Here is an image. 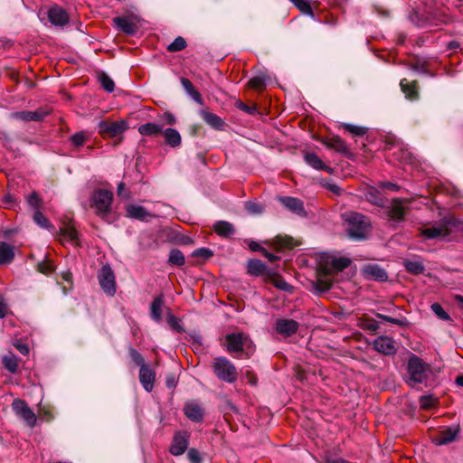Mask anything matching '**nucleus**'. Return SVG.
<instances>
[{
  "mask_svg": "<svg viewBox=\"0 0 463 463\" xmlns=\"http://www.w3.org/2000/svg\"><path fill=\"white\" fill-rule=\"evenodd\" d=\"M343 219L349 238L363 241L368 237L372 224L367 216L357 212H347L343 214Z\"/></svg>",
  "mask_w": 463,
  "mask_h": 463,
  "instance_id": "f257e3e1",
  "label": "nucleus"
},
{
  "mask_svg": "<svg viewBox=\"0 0 463 463\" xmlns=\"http://www.w3.org/2000/svg\"><path fill=\"white\" fill-rule=\"evenodd\" d=\"M226 350L238 359H250L254 352L255 345L248 335L239 332L228 334L225 336Z\"/></svg>",
  "mask_w": 463,
  "mask_h": 463,
  "instance_id": "f03ea898",
  "label": "nucleus"
},
{
  "mask_svg": "<svg viewBox=\"0 0 463 463\" xmlns=\"http://www.w3.org/2000/svg\"><path fill=\"white\" fill-rule=\"evenodd\" d=\"M407 371L409 374L408 383L414 387L417 384L424 383L431 373L430 365L416 354H411L408 361Z\"/></svg>",
  "mask_w": 463,
  "mask_h": 463,
  "instance_id": "7ed1b4c3",
  "label": "nucleus"
},
{
  "mask_svg": "<svg viewBox=\"0 0 463 463\" xmlns=\"http://www.w3.org/2000/svg\"><path fill=\"white\" fill-rule=\"evenodd\" d=\"M352 263L351 260L346 257H333L328 254L320 256L318 260V272L320 275L331 276L345 269Z\"/></svg>",
  "mask_w": 463,
  "mask_h": 463,
  "instance_id": "20e7f679",
  "label": "nucleus"
},
{
  "mask_svg": "<svg viewBox=\"0 0 463 463\" xmlns=\"http://www.w3.org/2000/svg\"><path fill=\"white\" fill-rule=\"evenodd\" d=\"M212 368L215 376L225 383H233L238 379L236 366L226 357L218 356L213 359Z\"/></svg>",
  "mask_w": 463,
  "mask_h": 463,
  "instance_id": "39448f33",
  "label": "nucleus"
},
{
  "mask_svg": "<svg viewBox=\"0 0 463 463\" xmlns=\"http://www.w3.org/2000/svg\"><path fill=\"white\" fill-rule=\"evenodd\" d=\"M460 222L453 217L443 218L437 226H431L420 229V234L426 239L432 240L439 237L449 236L453 228H458Z\"/></svg>",
  "mask_w": 463,
  "mask_h": 463,
  "instance_id": "423d86ee",
  "label": "nucleus"
},
{
  "mask_svg": "<svg viewBox=\"0 0 463 463\" xmlns=\"http://www.w3.org/2000/svg\"><path fill=\"white\" fill-rule=\"evenodd\" d=\"M91 206L96 209V214L102 219H106L111 212V203L113 194L109 190L99 189L93 192L91 195Z\"/></svg>",
  "mask_w": 463,
  "mask_h": 463,
  "instance_id": "0eeeda50",
  "label": "nucleus"
},
{
  "mask_svg": "<svg viewBox=\"0 0 463 463\" xmlns=\"http://www.w3.org/2000/svg\"><path fill=\"white\" fill-rule=\"evenodd\" d=\"M128 128V124L126 120H118L114 122L101 120L98 124L99 133L103 138L120 137Z\"/></svg>",
  "mask_w": 463,
  "mask_h": 463,
  "instance_id": "6e6552de",
  "label": "nucleus"
},
{
  "mask_svg": "<svg viewBox=\"0 0 463 463\" xmlns=\"http://www.w3.org/2000/svg\"><path fill=\"white\" fill-rule=\"evenodd\" d=\"M98 279L102 290L110 297L116 294V277L109 264L103 265L98 271Z\"/></svg>",
  "mask_w": 463,
  "mask_h": 463,
  "instance_id": "1a4fd4ad",
  "label": "nucleus"
},
{
  "mask_svg": "<svg viewBox=\"0 0 463 463\" xmlns=\"http://www.w3.org/2000/svg\"><path fill=\"white\" fill-rule=\"evenodd\" d=\"M405 203H409V201L404 198H393L391 201V204L386 208V213L389 220L394 222H402L405 221V216L410 211Z\"/></svg>",
  "mask_w": 463,
  "mask_h": 463,
  "instance_id": "9d476101",
  "label": "nucleus"
},
{
  "mask_svg": "<svg viewBox=\"0 0 463 463\" xmlns=\"http://www.w3.org/2000/svg\"><path fill=\"white\" fill-rule=\"evenodd\" d=\"M190 434L187 431H178L175 434L170 447V453L174 456H180L188 448Z\"/></svg>",
  "mask_w": 463,
  "mask_h": 463,
  "instance_id": "9b49d317",
  "label": "nucleus"
},
{
  "mask_svg": "<svg viewBox=\"0 0 463 463\" xmlns=\"http://www.w3.org/2000/svg\"><path fill=\"white\" fill-rule=\"evenodd\" d=\"M459 425H452L440 430L432 441L437 446H442L454 441L459 433Z\"/></svg>",
  "mask_w": 463,
  "mask_h": 463,
  "instance_id": "f8f14e48",
  "label": "nucleus"
},
{
  "mask_svg": "<svg viewBox=\"0 0 463 463\" xmlns=\"http://www.w3.org/2000/svg\"><path fill=\"white\" fill-rule=\"evenodd\" d=\"M299 327L298 321L288 318H279L276 321V332L285 337L293 335Z\"/></svg>",
  "mask_w": 463,
  "mask_h": 463,
  "instance_id": "ddd939ff",
  "label": "nucleus"
},
{
  "mask_svg": "<svg viewBox=\"0 0 463 463\" xmlns=\"http://www.w3.org/2000/svg\"><path fill=\"white\" fill-rule=\"evenodd\" d=\"M322 143L329 149L346 156L351 157L353 155L346 145L345 141L339 136H335L322 140Z\"/></svg>",
  "mask_w": 463,
  "mask_h": 463,
  "instance_id": "4468645a",
  "label": "nucleus"
},
{
  "mask_svg": "<svg viewBox=\"0 0 463 463\" xmlns=\"http://www.w3.org/2000/svg\"><path fill=\"white\" fill-rule=\"evenodd\" d=\"M373 345L377 352L384 355H394L397 352L394 340L388 336H379Z\"/></svg>",
  "mask_w": 463,
  "mask_h": 463,
  "instance_id": "2eb2a0df",
  "label": "nucleus"
},
{
  "mask_svg": "<svg viewBox=\"0 0 463 463\" xmlns=\"http://www.w3.org/2000/svg\"><path fill=\"white\" fill-rule=\"evenodd\" d=\"M48 19L55 26L62 27L69 24L68 13L59 5H54L49 9Z\"/></svg>",
  "mask_w": 463,
  "mask_h": 463,
  "instance_id": "dca6fc26",
  "label": "nucleus"
},
{
  "mask_svg": "<svg viewBox=\"0 0 463 463\" xmlns=\"http://www.w3.org/2000/svg\"><path fill=\"white\" fill-rule=\"evenodd\" d=\"M49 114V111L43 109H39L35 111H18L12 114V118L20 119L23 121H43L44 118Z\"/></svg>",
  "mask_w": 463,
  "mask_h": 463,
  "instance_id": "f3484780",
  "label": "nucleus"
},
{
  "mask_svg": "<svg viewBox=\"0 0 463 463\" xmlns=\"http://www.w3.org/2000/svg\"><path fill=\"white\" fill-rule=\"evenodd\" d=\"M279 201L285 208L292 213L298 215L306 214L304 203L300 199L291 196H280L279 197Z\"/></svg>",
  "mask_w": 463,
  "mask_h": 463,
  "instance_id": "a211bd4d",
  "label": "nucleus"
},
{
  "mask_svg": "<svg viewBox=\"0 0 463 463\" xmlns=\"http://www.w3.org/2000/svg\"><path fill=\"white\" fill-rule=\"evenodd\" d=\"M156 373L148 365L139 369V381L146 392H151L154 388Z\"/></svg>",
  "mask_w": 463,
  "mask_h": 463,
  "instance_id": "6ab92c4d",
  "label": "nucleus"
},
{
  "mask_svg": "<svg viewBox=\"0 0 463 463\" xmlns=\"http://www.w3.org/2000/svg\"><path fill=\"white\" fill-rule=\"evenodd\" d=\"M363 272L365 278L377 281H385L388 279L387 272L376 264L366 265Z\"/></svg>",
  "mask_w": 463,
  "mask_h": 463,
  "instance_id": "aec40b11",
  "label": "nucleus"
},
{
  "mask_svg": "<svg viewBox=\"0 0 463 463\" xmlns=\"http://www.w3.org/2000/svg\"><path fill=\"white\" fill-rule=\"evenodd\" d=\"M113 24L118 27V30H120L128 35H134L137 30V25L128 17H114Z\"/></svg>",
  "mask_w": 463,
  "mask_h": 463,
  "instance_id": "412c9836",
  "label": "nucleus"
},
{
  "mask_svg": "<svg viewBox=\"0 0 463 463\" xmlns=\"http://www.w3.org/2000/svg\"><path fill=\"white\" fill-rule=\"evenodd\" d=\"M15 415L23 420L26 425L33 428L36 424V414L30 407H13Z\"/></svg>",
  "mask_w": 463,
  "mask_h": 463,
  "instance_id": "4be33fe9",
  "label": "nucleus"
},
{
  "mask_svg": "<svg viewBox=\"0 0 463 463\" xmlns=\"http://www.w3.org/2000/svg\"><path fill=\"white\" fill-rule=\"evenodd\" d=\"M200 117L206 124L216 130H222L225 126V122L218 115L206 109L200 111Z\"/></svg>",
  "mask_w": 463,
  "mask_h": 463,
  "instance_id": "5701e85b",
  "label": "nucleus"
},
{
  "mask_svg": "<svg viewBox=\"0 0 463 463\" xmlns=\"http://www.w3.org/2000/svg\"><path fill=\"white\" fill-rule=\"evenodd\" d=\"M305 162L317 170H324L329 174L333 173V168L325 165L322 159L315 153L307 152L304 156Z\"/></svg>",
  "mask_w": 463,
  "mask_h": 463,
  "instance_id": "b1692460",
  "label": "nucleus"
},
{
  "mask_svg": "<svg viewBox=\"0 0 463 463\" xmlns=\"http://www.w3.org/2000/svg\"><path fill=\"white\" fill-rule=\"evenodd\" d=\"M247 273L250 276L259 277L268 272L266 264L258 259H250L246 264Z\"/></svg>",
  "mask_w": 463,
  "mask_h": 463,
  "instance_id": "393cba45",
  "label": "nucleus"
},
{
  "mask_svg": "<svg viewBox=\"0 0 463 463\" xmlns=\"http://www.w3.org/2000/svg\"><path fill=\"white\" fill-rule=\"evenodd\" d=\"M213 229L218 236L225 239L231 238L235 232L234 226L227 221L216 222Z\"/></svg>",
  "mask_w": 463,
  "mask_h": 463,
  "instance_id": "a878e982",
  "label": "nucleus"
},
{
  "mask_svg": "<svg viewBox=\"0 0 463 463\" xmlns=\"http://www.w3.org/2000/svg\"><path fill=\"white\" fill-rule=\"evenodd\" d=\"M126 211L128 217L139 221H146L148 217L153 216L145 207L140 205H128Z\"/></svg>",
  "mask_w": 463,
  "mask_h": 463,
  "instance_id": "bb28decb",
  "label": "nucleus"
},
{
  "mask_svg": "<svg viewBox=\"0 0 463 463\" xmlns=\"http://www.w3.org/2000/svg\"><path fill=\"white\" fill-rule=\"evenodd\" d=\"M417 80L408 81L406 79H402L400 82L401 89L405 94L406 98L411 100L419 99V91L417 89Z\"/></svg>",
  "mask_w": 463,
  "mask_h": 463,
  "instance_id": "cd10ccee",
  "label": "nucleus"
},
{
  "mask_svg": "<svg viewBox=\"0 0 463 463\" xmlns=\"http://www.w3.org/2000/svg\"><path fill=\"white\" fill-rule=\"evenodd\" d=\"M272 244L278 251L293 249L296 245L292 237L281 235L276 236L272 240Z\"/></svg>",
  "mask_w": 463,
  "mask_h": 463,
  "instance_id": "c85d7f7f",
  "label": "nucleus"
},
{
  "mask_svg": "<svg viewBox=\"0 0 463 463\" xmlns=\"http://www.w3.org/2000/svg\"><path fill=\"white\" fill-rule=\"evenodd\" d=\"M180 81H181L182 86L187 92V94H189L196 103L203 105V99L201 93L194 88L192 81L189 79L184 78V77H182L180 79Z\"/></svg>",
  "mask_w": 463,
  "mask_h": 463,
  "instance_id": "c756f323",
  "label": "nucleus"
},
{
  "mask_svg": "<svg viewBox=\"0 0 463 463\" xmlns=\"http://www.w3.org/2000/svg\"><path fill=\"white\" fill-rule=\"evenodd\" d=\"M162 133L165 137V142L167 146L171 147H177L181 145V135L176 129L168 128L164 132L162 131Z\"/></svg>",
  "mask_w": 463,
  "mask_h": 463,
  "instance_id": "7c9ffc66",
  "label": "nucleus"
},
{
  "mask_svg": "<svg viewBox=\"0 0 463 463\" xmlns=\"http://www.w3.org/2000/svg\"><path fill=\"white\" fill-rule=\"evenodd\" d=\"M60 234L66 237L70 241L78 240V232L70 219L63 222L62 227L60 228Z\"/></svg>",
  "mask_w": 463,
  "mask_h": 463,
  "instance_id": "2f4dec72",
  "label": "nucleus"
},
{
  "mask_svg": "<svg viewBox=\"0 0 463 463\" xmlns=\"http://www.w3.org/2000/svg\"><path fill=\"white\" fill-rule=\"evenodd\" d=\"M2 364L8 372L16 373L19 367V359L12 352H9L2 357Z\"/></svg>",
  "mask_w": 463,
  "mask_h": 463,
  "instance_id": "473e14b6",
  "label": "nucleus"
},
{
  "mask_svg": "<svg viewBox=\"0 0 463 463\" xmlns=\"http://www.w3.org/2000/svg\"><path fill=\"white\" fill-rule=\"evenodd\" d=\"M14 259V248L6 242L0 243V265L8 264Z\"/></svg>",
  "mask_w": 463,
  "mask_h": 463,
  "instance_id": "72a5a7b5",
  "label": "nucleus"
},
{
  "mask_svg": "<svg viewBox=\"0 0 463 463\" xmlns=\"http://www.w3.org/2000/svg\"><path fill=\"white\" fill-rule=\"evenodd\" d=\"M164 305L163 296H158L154 298L150 306V314L152 318L159 322L162 320V307Z\"/></svg>",
  "mask_w": 463,
  "mask_h": 463,
  "instance_id": "f704fd0d",
  "label": "nucleus"
},
{
  "mask_svg": "<svg viewBox=\"0 0 463 463\" xmlns=\"http://www.w3.org/2000/svg\"><path fill=\"white\" fill-rule=\"evenodd\" d=\"M138 132L142 136L156 137L162 133V128L156 123L148 122L139 126Z\"/></svg>",
  "mask_w": 463,
  "mask_h": 463,
  "instance_id": "c9c22d12",
  "label": "nucleus"
},
{
  "mask_svg": "<svg viewBox=\"0 0 463 463\" xmlns=\"http://www.w3.org/2000/svg\"><path fill=\"white\" fill-rule=\"evenodd\" d=\"M326 276L320 275L318 272V264L317 265V280L314 282V288L318 292H326L331 289L332 281L326 279Z\"/></svg>",
  "mask_w": 463,
  "mask_h": 463,
  "instance_id": "e433bc0d",
  "label": "nucleus"
},
{
  "mask_svg": "<svg viewBox=\"0 0 463 463\" xmlns=\"http://www.w3.org/2000/svg\"><path fill=\"white\" fill-rule=\"evenodd\" d=\"M403 266L408 273L412 275L422 274L425 270V266L421 261L404 260Z\"/></svg>",
  "mask_w": 463,
  "mask_h": 463,
  "instance_id": "4c0bfd02",
  "label": "nucleus"
},
{
  "mask_svg": "<svg viewBox=\"0 0 463 463\" xmlns=\"http://www.w3.org/2000/svg\"><path fill=\"white\" fill-rule=\"evenodd\" d=\"M98 80L100 83L103 90L109 93H111L115 90V83L113 80L104 71L98 72Z\"/></svg>",
  "mask_w": 463,
  "mask_h": 463,
  "instance_id": "58836bf2",
  "label": "nucleus"
},
{
  "mask_svg": "<svg viewBox=\"0 0 463 463\" xmlns=\"http://www.w3.org/2000/svg\"><path fill=\"white\" fill-rule=\"evenodd\" d=\"M184 415L194 422L203 420V411L202 407H184Z\"/></svg>",
  "mask_w": 463,
  "mask_h": 463,
  "instance_id": "ea45409f",
  "label": "nucleus"
},
{
  "mask_svg": "<svg viewBox=\"0 0 463 463\" xmlns=\"http://www.w3.org/2000/svg\"><path fill=\"white\" fill-rule=\"evenodd\" d=\"M168 263L172 266H183L185 263L184 253L179 249H172L169 253Z\"/></svg>",
  "mask_w": 463,
  "mask_h": 463,
  "instance_id": "a19ab883",
  "label": "nucleus"
},
{
  "mask_svg": "<svg viewBox=\"0 0 463 463\" xmlns=\"http://www.w3.org/2000/svg\"><path fill=\"white\" fill-rule=\"evenodd\" d=\"M341 128L357 137H363L368 131L366 127L355 126L349 123H342Z\"/></svg>",
  "mask_w": 463,
  "mask_h": 463,
  "instance_id": "79ce46f5",
  "label": "nucleus"
},
{
  "mask_svg": "<svg viewBox=\"0 0 463 463\" xmlns=\"http://www.w3.org/2000/svg\"><path fill=\"white\" fill-rule=\"evenodd\" d=\"M187 46V43L185 39L182 36L176 37L173 43H171L167 47L166 50L169 52H176L183 51Z\"/></svg>",
  "mask_w": 463,
  "mask_h": 463,
  "instance_id": "37998d69",
  "label": "nucleus"
},
{
  "mask_svg": "<svg viewBox=\"0 0 463 463\" xmlns=\"http://www.w3.org/2000/svg\"><path fill=\"white\" fill-rule=\"evenodd\" d=\"M33 218V221L35 222V223H37L42 228H45V229H52L53 228V226L51 224L49 220L43 215V213L40 210H37L34 212Z\"/></svg>",
  "mask_w": 463,
  "mask_h": 463,
  "instance_id": "c03bdc74",
  "label": "nucleus"
},
{
  "mask_svg": "<svg viewBox=\"0 0 463 463\" xmlns=\"http://www.w3.org/2000/svg\"><path fill=\"white\" fill-rule=\"evenodd\" d=\"M27 203L35 211L40 210L43 204V200L37 192L31 193L26 197Z\"/></svg>",
  "mask_w": 463,
  "mask_h": 463,
  "instance_id": "a18cd8bd",
  "label": "nucleus"
},
{
  "mask_svg": "<svg viewBox=\"0 0 463 463\" xmlns=\"http://www.w3.org/2000/svg\"><path fill=\"white\" fill-rule=\"evenodd\" d=\"M248 86L253 90L261 91L266 87V78L264 76H256L250 79Z\"/></svg>",
  "mask_w": 463,
  "mask_h": 463,
  "instance_id": "49530a36",
  "label": "nucleus"
},
{
  "mask_svg": "<svg viewBox=\"0 0 463 463\" xmlns=\"http://www.w3.org/2000/svg\"><path fill=\"white\" fill-rule=\"evenodd\" d=\"M432 312L441 320L451 321L450 316L444 310L442 306L435 302L430 306Z\"/></svg>",
  "mask_w": 463,
  "mask_h": 463,
  "instance_id": "de8ad7c7",
  "label": "nucleus"
},
{
  "mask_svg": "<svg viewBox=\"0 0 463 463\" xmlns=\"http://www.w3.org/2000/svg\"><path fill=\"white\" fill-rule=\"evenodd\" d=\"M128 353H129V356H130L131 360L133 361V363L136 365L139 366L140 368H143L147 365L145 363V359H144L143 355L138 351H137L135 348L129 347Z\"/></svg>",
  "mask_w": 463,
  "mask_h": 463,
  "instance_id": "09e8293b",
  "label": "nucleus"
},
{
  "mask_svg": "<svg viewBox=\"0 0 463 463\" xmlns=\"http://www.w3.org/2000/svg\"><path fill=\"white\" fill-rule=\"evenodd\" d=\"M273 285L283 291L286 292H291L293 287L288 284L281 276L277 275L275 278L272 279Z\"/></svg>",
  "mask_w": 463,
  "mask_h": 463,
  "instance_id": "8fccbe9b",
  "label": "nucleus"
},
{
  "mask_svg": "<svg viewBox=\"0 0 463 463\" xmlns=\"http://www.w3.org/2000/svg\"><path fill=\"white\" fill-rule=\"evenodd\" d=\"M88 137H89L87 132L82 130L72 135L70 137V140L75 146L79 147L84 145V143L88 140Z\"/></svg>",
  "mask_w": 463,
  "mask_h": 463,
  "instance_id": "3c124183",
  "label": "nucleus"
},
{
  "mask_svg": "<svg viewBox=\"0 0 463 463\" xmlns=\"http://www.w3.org/2000/svg\"><path fill=\"white\" fill-rule=\"evenodd\" d=\"M292 1L301 13L314 16L312 7L307 1H306V0H292Z\"/></svg>",
  "mask_w": 463,
  "mask_h": 463,
  "instance_id": "603ef678",
  "label": "nucleus"
},
{
  "mask_svg": "<svg viewBox=\"0 0 463 463\" xmlns=\"http://www.w3.org/2000/svg\"><path fill=\"white\" fill-rule=\"evenodd\" d=\"M166 321L170 327L175 330L176 332L182 333L184 331V327L180 324V320L172 313L167 314Z\"/></svg>",
  "mask_w": 463,
  "mask_h": 463,
  "instance_id": "864d4df0",
  "label": "nucleus"
},
{
  "mask_svg": "<svg viewBox=\"0 0 463 463\" xmlns=\"http://www.w3.org/2000/svg\"><path fill=\"white\" fill-rule=\"evenodd\" d=\"M234 106L249 115H255L258 113V108L255 104L252 106H249L243 103L241 99H237L234 103Z\"/></svg>",
  "mask_w": 463,
  "mask_h": 463,
  "instance_id": "5fc2aeb1",
  "label": "nucleus"
},
{
  "mask_svg": "<svg viewBox=\"0 0 463 463\" xmlns=\"http://www.w3.org/2000/svg\"><path fill=\"white\" fill-rule=\"evenodd\" d=\"M375 316L383 321L397 325L399 326H407L409 325L408 321L405 318H403V319L393 318V317L383 315L381 313H375Z\"/></svg>",
  "mask_w": 463,
  "mask_h": 463,
  "instance_id": "6e6d98bb",
  "label": "nucleus"
},
{
  "mask_svg": "<svg viewBox=\"0 0 463 463\" xmlns=\"http://www.w3.org/2000/svg\"><path fill=\"white\" fill-rule=\"evenodd\" d=\"M37 270L44 275H50L54 271V266L51 261L45 260L37 264Z\"/></svg>",
  "mask_w": 463,
  "mask_h": 463,
  "instance_id": "4d7b16f0",
  "label": "nucleus"
},
{
  "mask_svg": "<svg viewBox=\"0 0 463 463\" xmlns=\"http://www.w3.org/2000/svg\"><path fill=\"white\" fill-rule=\"evenodd\" d=\"M378 191L374 188L371 189L367 194V198L370 203L377 206H383V199L379 197Z\"/></svg>",
  "mask_w": 463,
  "mask_h": 463,
  "instance_id": "13d9d810",
  "label": "nucleus"
},
{
  "mask_svg": "<svg viewBox=\"0 0 463 463\" xmlns=\"http://www.w3.org/2000/svg\"><path fill=\"white\" fill-rule=\"evenodd\" d=\"M410 67L411 70L418 71L420 73L433 76V73L430 71L426 62L416 61L414 63H411Z\"/></svg>",
  "mask_w": 463,
  "mask_h": 463,
  "instance_id": "bf43d9fd",
  "label": "nucleus"
},
{
  "mask_svg": "<svg viewBox=\"0 0 463 463\" xmlns=\"http://www.w3.org/2000/svg\"><path fill=\"white\" fill-rule=\"evenodd\" d=\"M192 256L208 260L213 256V252L208 248H199L193 251Z\"/></svg>",
  "mask_w": 463,
  "mask_h": 463,
  "instance_id": "052dcab7",
  "label": "nucleus"
},
{
  "mask_svg": "<svg viewBox=\"0 0 463 463\" xmlns=\"http://www.w3.org/2000/svg\"><path fill=\"white\" fill-rule=\"evenodd\" d=\"M245 209L248 213L252 214H259L261 213L263 211V207L261 204L254 202H247L245 203Z\"/></svg>",
  "mask_w": 463,
  "mask_h": 463,
  "instance_id": "680f3d73",
  "label": "nucleus"
},
{
  "mask_svg": "<svg viewBox=\"0 0 463 463\" xmlns=\"http://www.w3.org/2000/svg\"><path fill=\"white\" fill-rule=\"evenodd\" d=\"M187 458L191 463H202L203 461L200 452L195 449H190L188 450Z\"/></svg>",
  "mask_w": 463,
  "mask_h": 463,
  "instance_id": "e2e57ef3",
  "label": "nucleus"
},
{
  "mask_svg": "<svg viewBox=\"0 0 463 463\" xmlns=\"http://www.w3.org/2000/svg\"><path fill=\"white\" fill-rule=\"evenodd\" d=\"M14 346L16 348V350L19 353H21L24 355H27L30 352L28 345L25 343H23L19 340H17L14 343Z\"/></svg>",
  "mask_w": 463,
  "mask_h": 463,
  "instance_id": "0e129e2a",
  "label": "nucleus"
},
{
  "mask_svg": "<svg viewBox=\"0 0 463 463\" xmlns=\"http://www.w3.org/2000/svg\"><path fill=\"white\" fill-rule=\"evenodd\" d=\"M117 194L118 196L125 199L130 198V193L127 190L125 183L121 182L118 184L117 188Z\"/></svg>",
  "mask_w": 463,
  "mask_h": 463,
  "instance_id": "69168bd1",
  "label": "nucleus"
},
{
  "mask_svg": "<svg viewBox=\"0 0 463 463\" xmlns=\"http://www.w3.org/2000/svg\"><path fill=\"white\" fill-rule=\"evenodd\" d=\"M244 375L249 384L252 386H257L258 377L255 373H253L252 371H246Z\"/></svg>",
  "mask_w": 463,
  "mask_h": 463,
  "instance_id": "338daca9",
  "label": "nucleus"
},
{
  "mask_svg": "<svg viewBox=\"0 0 463 463\" xmlns=\"http://www.w3.org/2000/svg\"><path fill=\"white\" fill-rule=\"evenodd\" d=\"M62 279L68 283V286L63 287V290L67 291L72 288V274L70 271L62 273Z\"/></svg>",
  "mask_w": 463,
  "mask_h": 463,
  "instance_id": "774afa93",
  "label": "nucleus"
}]
</instances>
